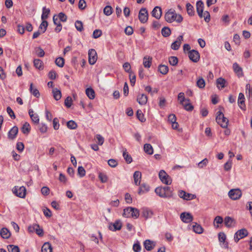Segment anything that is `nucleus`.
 <instances>
[{
	"mask_svg": "<svg viewBox=\"0 0 252 252\" xmlns=\"http://www.w3.org/2000/svg\"><path fill=\"white\" fill-rule=\"evenodd\" d=\"M165 20L168 23H172L176 21L177 23H181L183 21V17L180 14H177L173 9H170L165 14Z\"/></svg>",
	"mask_w": 252,
	"mask_h": 252,
	"instance_id": "f257e3e1",
	"label": "nucleus"
},
{
	"mask_svg": "<svg viewBox=\"0 0 252 252\" xmlns=\"http://www.w3.org/2000/svg\"><path fill=\"white\" fill-rule=\"evenodd\" d=\"M216 120L217 123L222 127L226 128L227 127L228 120L224 116L223 114L220 111L217 112Z\"/></svg>",
	"mask_w": 252,
	"mask_h": 252,
	"instance_id": "f03ea898",
	"label": "nucleus"
},
{
	"mask_svg": "<svg viewBox=\"0 0 252 252\" xmlns=\"http://www.w3.org/2000/svg\"><path fill=\"white\" fill-rule=\"evenodd\" d=\"M228 195L232 200H236L242 196V193L240 189H233L229 191Z\"/></svg>",
	"mask_w": 252,
	"mask_h": 252,
	"instance_id": "7ed1b4c3",
	"label": "nucleus"
},
{
	"mask_svg": "<svg viewBox=\"0 0 252 252\" xmlns=\"http://www.w3.org/2000/svg\"><path fill=\"white\" fill-rule=\"evenodd\" d=\"M160 181L167 185H170L172 183L171 177L163 170L159 171L158 174Z\"/></svg>",
	"mask_w": 252,
	"mask_h": 252,
	"instance_id": "20e7f679",
	"label": "nucleus"
},
{
	"mask_svg": "<svg viewBox=\"0 0 252 252\" xmlns=\"http://www.w3.org/2000/svg\"><path fill=\"white\" fill-rule=\"evenodd\" d=\"M13 192L16 196L20 198H25L26 194V189L24 186L20 187H15L13 190Z\"/></svg>",
	"mask_w": 252,
	"mask_h": 252,
	"instance_id": "39448f33",
	"label": "nucleus"
},
{
	"mask_svg": "<svg viewBox=\"0 0 252 252\" xmlns=\"http://www.w3.org/2000/svg\"><path fill=\"white\" fill-rule=\"evenodd\" d=\"M248 235L247 229L243 228L238 230L234 235V241L237 243L241 239H243Z\"/></svg>",
	"mask_w": 252,
	"mask_h": 252,
	"instance_id": "423d86ee",
	"label": "nucleus"
},
{
	"mask_svg": "<svg viewBox=\"0 0 252 252\" xmlns=\"http://www.w3.org/2000/svg\"><path fill=\"white\" fill-rule=\"evenodd\" d=\"M178 195L180 198L186 200H190L196 198V195L195 194L187 193L182 190L179 191Z\"/></svg>",
	"mask_w": 252,
	"mask_h": 252,
	"instance_id": "0eeeda50",
	"label": "nucleus"
},
{
	"mask_svg": "<svg viewBox=\"0 0 252 252\" xmlns=\"http://www.w3.org/2000/svg\"><path fill=\"white\" fill-rule=\"evenodd\" d=\"M148 14L145 8H142L139 13L138 18L140 21L142 23H146L148 20Z\"/></svg>",
	"mask_w": 252,
	"mask_h": 252,
	"instance_id": "6e6552de",
	"label": "nucleus"
},
{
	"mask_svg": "<svg viewBox=\"0 0 252 252\" xmlns=\"http://www.w3.org/2000/svg\"><path fill=\"white\" fill-rule=\"evenodd\" d=\"M188 55L189 59L194 63H197L200 59L199 52L195 50H192L189 52Z\"/></svg>",
	"mask_w": 252,
	"mask_h": 252,
	"instance_id": "1a4fd4ad",
	"label": "nucleus"
},
{
	"mask_svg": "<svg viewBox=\"0 0 252 252\" xmlns=\"http://www.w3.org/2000/svg\"><path fill=\"white\" fill-rule=\"evenodd\" d=\"M89 62L91 64H94L97 59L96 52L94 49H91L89 51Z\"/></svg>",
	"mask_w": 252,
	"mask_h": 252,
	"instance_id": "9d476101",
	"label": "nucleus"
},
{
	"mask_svg": "<svg viewBox=\"0 0 252 252\" xmlns=\"http://www.w3.org/2000/svg\"><path fill=\"white\" fill-rule=\"evenodd\" d=\"M180 218L185 223H189L193 220V217L189 213L184 212L181 213Z\"/></svg>",
	"mask_w": 252,
	"mask_h": 252,
	"instance_id": "9b49d317",
	"label": "nucleus"
},
{
	"mask_svg": "<svg viewBox=\"0 0 252 252\" xmlns=\"http://www.w3.org/2000/svg\"><path fill=\"white\" fill-rule=\"evenodd\" d=\"M183 40V35H179L176 40L173 42L171 45V48L174 50H177L180 48L182 42Z\"/></svg>",
	"mask_w": 252,
	"mask_h": 252,
	"instance_id": "f8f14e48",
	"label": "nucleus"
},
{
	"mask_svg": "<svg viewBox=\"0 0 252 252\" xmlns=\"http://www.w3.org/2000/svg\"><path fill=\"white\" fill-rule=\"evenodd\" d=\"M204 9V3L201 0H198L196 2V11L198 16L200 18L203 17V12Z\"/></svg>",
	"mask_w": 252,
	"mask_h": 252,
	"instance_id": "ddd939ff",
	"label": "nucleus"
},
{
	"mask_svg": "<svg viewBox=\"0 0 252 252\" xmlns=\"http://www.w3.org/2000/svg\"><path fill=\"white\" fill-rule=\"evenodd\" d=\"M122 223L120 220H117L113 223H110L109 226L110 230L112 231H116L120 230L122 228Z\"/></svg>",
	"mask_w": 252,
	"mask_h": 252,
	"instance_id": "4468645a",
	"label": "nucleus"
},
{
	"mask_svg": "<svg viewBox=\"0 0 252 252\" xmlns=\"http://www.w3.org/2000/svg\"><path fill=\"white\" fill-rule=\"evenodd\" d=\"M155 191L156 193L159 197L162 198H169L167 193H165V189L162 187H159L156 188Z\"/></svg>",
	"mask_w": 252,
	"mask_h": 252,
	"instance_id": "2eb2a0df",
	"label": "nucleus"
},
{
	"mask_svg": "<svg viewBox=\"0 0 252 252\" xmlns=\"http://www.w3.org/2000/svg\"><path fill=\"white\" fill-rule=\"evenodd\" d=\"M18 132V128L16 126H13L8 133L9 139L13 140L15 138Z\"/></svg>",
	"mask_w": 252,
	"mask_h": 252,
	"instance_id": "dca6fc26",
	"label": "nucleus"
},
{
	"mask_svg": "<svg viewBox=\"0 0 252 252\" xmlns=\"http://www.w3.org/2000/svg\"><path fill=\"white\" fill-rule=\"evenodd\" d=\"M161 14V8L159 6H156L152 11V16L157 19L160 18Z\"/></svg>",
	"mask_w": 252,
	"mask_h": 252,
	"instance_id": "f3484780",
	"label": "nucleus"
},
{
	"mask_svg": "<svg viewBox=\"0 0 252 252\" xmlns=\"http://www.w3.org/2000/svg\"><path fill=\"white\" fill-rule=\"evenodd\" d=\"M150 190V186L146 183L142 184L138 189V193L139 195L148 192Z\"/></svg>",
	"mask_w": 252,
	"mask_h": 252,
	"instance_id": "a211bd4d",
	"label": "nucleus"
},
{
	"mask_svg": "<svg viewBox=\"0 0 252 252\" xmlns=\"http://www.w3.org/2000/svg\"><path fill=\"white\" fill-rule=\"evenodd\" d=\"M142 174L139 171H135L133 174L134 184L136 186H140Z\"/></svg>",
	"mask_w": 252,
	"mask_h": 252,
	"instance_id": "6ab92c4d",
	"label": "nucleus"
},
{
	"mask_svg": "<svg viewBox=\"0 0 252 252\" xmlns=\"http://www.w3.org/2000/svg\"><path fill=\"white\" fill-rule=\"evenodd\" d=\"M0 235L2 238L7 239L10 237L11 233L7 228L3 227L0 230Z\"/></svg>",
	"mask_w": 252,
	"mask_h": 252,
	"instance_id": "aec40b11",
	"label": "nucleus"
},
{
	"mask_svg": "<svg viewBox=\"0 0 252 252\" xmlns=\"http://www.w3.org/2000/svg\"><path fill=\"white\" fill-rule=\"evenodd\" d=\"M148 100V97L147 95L144 94H139L137 96V101L140 105H145Z\"/></svg>",
	"mask_w": 252,
	"mask_h": 252,
	"instance_id": "412c9836",
	"label": "nucleus"
},
{
	"mask_svg": "<svg viewBox=\"0 0 252 252\" xmlns=\"http://www.w3.org/2000/svg\"><path fill=\"white\" fill-rule=\"evenodd\" d=\"M233 68L236 74L239 77L243 75L242 68L239 65V64L235 63L233 64Z\"/></svg>",
	"mask_w": 252,
	"mask_h": 252,
	"instance_id": "4be33fe9",
	"label": "nucleus"
},
{
	"mask_svg": "<svg viewBox=\"0 0 252 252\" xmlns=\"http://www.w3.org/2000/svg\"><path fill=\"white\" fill-rule=\"evenodd\" d=\"M144 245L146 250L150 251L155 247V243L150 240H146L144 243Z\"/></svg>",
	"mask_w": 252,
	"mask_h": 252,
	"instance_id": "5701e85b",
	"label": "nucleus"
},
{
	"mask_svg": "<svg viewBox=\"0 0 252 252\" xmlns=\"http://www.w3.org/2000/svg\"><path fill=\"white\" fill-rule=\"evenodd\" d=\"M142 210V216L145 219H147L152 217L153 215V212L152 211L146 208H143Z\"/></svg>",
	"mask_w": 252,
	"mask_h": 252,
	"instance_id": "b1692460",
	"label": "nucleus"
},
{
	"mask_svg": "<svg viewBox=\"0 0 252 252\" xmlns=\"http://www.w3.org/2000/svg\"><path fill=\"white\" fill-rule=\"evenodd\" d=\"M224 222L226 227H231L234 225L235 221L232 218L226 217L224 219Z\"/></svg>",
	"mask_w": 252,
	"mask_h": 252,
	"instance_id": "393cba45",
	"label": "nucleus"
},
{
	"mask_svg": "<svg viewBox=\"0 0 252 252\" xmlns=\"http://www.w3.org/2000/svg\"><path fill=\"white\" fill-rule=\"evenodd\" d=\"M42 252H52V247L49 242H45L41 248Z\"/></svg>",
	"mask_w": 252,
	"mask_h": 252,
	"instance_id": "a878e982",
	"label": "nucleus"
},
{
	"mask_svg": "<svg viewBox=\"0 0 252 252\" xmlns=\"http://www.w3.org/2000/svg\"><path fill=\"white\" fill-rule=\"evenodd\" d=\"M52 93L54 99L56 100H59L61 98L62 93L60 90L57 88H54L52 90Z\"/></svg>",
	"mask_w": 252,
	"mask_h": 252,
	"instance_id": "bb28decb",
	"label": "nucleus"
},
{
	"mask_svg": "<svg viewBox=\"0 0 252 252\" xmlns=\"http://www.w3.org/2000/svg\"><path fill=\"white\" fill-rule=\"evenodd\" d=\"M123 156L126 161L127 163H130L132 161V158L131 156L128 154L126 149L123 151Z\"/></svg>",
	"mask_w": 252,
	"mask_h": 252,
	"instance_id": "cd10ccee",
	"label": "nucleus"
},
{
	"mask_svg": "<svg viewBox=\"0 0 252 252\" xmlns=\"http://www.w3.org/2000/svg\"><path fill=\"white\" fill-rule=\"evenodd\" d=\"M22 131L25 134H28L31 130V126L28 122H25L22 127Z\"/></svg>",
	"mask_w": 252,
	"mask_h": 252,
	"instance_id": "c85d7f7f",
	"label": "nucleus"
},
{
	"mask_svg": "<svg viewBox=\"0 0 252 252\" xmlns=\"http://www.w3.org/2000/svg\"><path fill=\"white\" fill-rule=\"evenodd\" d=\"M86 94L88 97L91 99H93L95 97V93L94 90L91 88H87L86 90Z\"/></svg>",
	"mask_w": 252,
	"mask_h": 252,
	"instance_id": "c756f323",
	"label": "nucleus"
},
{
	"mask_svg": "<svg viewBox=\"0 0 252 252\" xmlns=\"http://www.w3.org/2000/svg\"><path fill=\"white\" fill-rule=\"evenodd\" d=\"M144 150L147 154L152 155L153 154V149L150 144H145L144 145Z\"/></svg>",
	"mask_w": 252,
	"mask_h": 252,
	"instance_id": "7c9ffc66",
	"label": "nucleus"
},
{
	"mask_svg": "<svg viewBox=\"0 0 252 252\" xmlns=\"http://www.w3.org/2000/svg\"><path fill=\"white\" fill-rule=\"evenodd\" d=\"M152 58L150 57H145L143 59V65L145 67L149 68L152 63Z\"/></svg>",
	"mask_w": 252,
	"mask_h": 252,
	"instance_id": "2f4dec72",
	"label": "nucleus"
},
{
	"mask_svg": "<svg viewBox=\"0 0 252 252\" xmlns=\"http://www.w3.org/2000/svg\"><path fill=\"white\" fill-rule=\"evenodd\" d=\"M50 12V10L49 8H46V7H43L42 8V14L41 15L42 20H45L48 17V15Z\"/></svg>",
	"mask_w": 252,
	"mask_h": 252,
	"instance_id": "473e14b6",
	"label": "nucleus"
},
{
	"mask_svg": "<svg viewBox=\"0 0 252 252\" xmlns=\"http://www.w3.org/2000/svg\"><path fill=\"white\" fill-rule=\"evenodd\" d=\"M225 80L221 77L219 78L216 81V84L219 89H220L219 85L220 86L221 89L224 88L225 87Z\"/></svg>",
	"mask_w": 252,
	"mask_h": 252,
	"instance_id": "72a5a7b5",
	"label": "nucleus"
},
{
	"mask_svg": "<svg viewBox=\"0 0 252 252\" xmlns=\"http://www.w3.org/2000/svg\"><path fill=\"white\" fill-rule=\"evenodd\" d=\"M33 64L35 68L39 70L43 69V62L40 60L34 59L33 61Z\"/></svg>",
	"mask_w": 252,
	"mask_h": 252,
	"instance_id": "f704fd0d",
	"label": "nucleus"
},
{
	"mask_svg": "<svg viewBox=\"0 0 252 252\" xmlns=\"http://www.w3.org/2000/svg\"><path fill=\"white\" fill-rule=\"evenodd\" d=\"M187 11L189 16H193L194 14V8L190 3L186 4Z\"/></svg>",
	"mask_w": 252,
	"mask_h": 252,
	"instance_id": "c9c22d12",
	"label": "nucleus"
},
{
	"mask_svg": "<svg viewBox=\"0 0 252 252\" xmlns=\"http://www.w3.org/2000/svg\"><path fill=\"white\" fill-rule=\"evenodd\" d=\"M161 32L163 36L166 37L171 34V30L169 28L164 27L162 29Z\"/></svg>",
	"mask_w": 252,
	"mask_h": 252,
	"instance_id": "e433bc0d",
	"label": "nucleus"
},
{
	"mask_svg": "<svg viewBox=\"0 0 252 252\" xmlns=\"http://www.w3.org/2000/svg\"><path fill=\"white\" fill-rule=\"evenodd\" d=\"M30 91L31 93L34 96L39 97L40 95L39 92L36 88L33 87L32 83H31Z\"/></svg>",
	"mask_w": 252,
	"mask_h": 252,
	"instance_id": "4c0bfd02",
	"label": "nucleus"
},
{
	"mask_svg": "<svg viewBox=\"0 0 252 252\" xmlns=\"http://www.w3.org/2000/svg\"><path fill=\"white\" fill-rule=\"evenodd\" d=\"M168 67L165 65L160 64L158 66V71L162 74H166L168 72Z\"/></svg>",
	"mask_w": 252,
	"mask_h": 252,
	"instance_id": "58836bf2",
	"label": "nucleus"
},
{
	"mask_svg": "<svg viewBox=\"0 0 252 252\" xmlns=\"http://www.w3.org/2000/svg\"><path fill=\"white\" fill-rule=\"evenodd\" d=\"M48 22L46 20H42V23L40 24L39 29L42 31V33H44L47 30V28L48 27Z\"/></svg>",
	"mask_w": 252,
	"mask_h": 252,
	"instance_id": "ea45409f",
	"label": "nucleus"
},
{
	"mask_svg": "<svg viewBox=\"0 0 252 252\" xmlns=\"http://www.w3.org/2000/svg\"><path fill=\"white\" fill-rule=\"evenodd\" d=\"M178 99L180 100V103L182 105H184V102H189L190 100L189 98L186 99L184 96V93H180L178 95Z\"/></svg>",
	"mask_w": 252,
	"mask_h": 252,
	"instance_id": "a19ab883",
	"label": "nucleus"
},
{
	"mask_svg": "<svg viewBox=\"0 0 252 252\" xmlns=\"http://www.w3.org/2000/svg\"><path fill=\"white\" fill-rule=\"evenodd\" d=\"M56 64L60 67H62L64 64V60L62 57H59L56 59Z\"/></svg>",
	"mask_w": 252,
	"mask_h": 252,
	"instance_id": "79ce46f5",
	"label": "nucleus"
},
{
	"mask_svg": "<svg viewBox=\"0 0 252 252\" xmlns=\"http://www.w3.org/2000/svg\"><path fill=\"white\" fill-rule=\"evenodd\" d=\"M7 249L9 252H20V249L17 246L9 245L7 246Z\"/></svg>",
	"mask_w": 252,
	"mask_h": 252,
	"instance_id": "37998d69",
	"label": "nucleus"
},
{
	"mask_svg": "<svg viewBox=\"0 0 252 252\" xmlns=\"http://www.w3.org/2000/svg\"><path fill=\"white\" fill-rule=\"evenodd\" d=\"M223 218L220 216H217L214 221V224L216 227H219V224L223 222Z\"/></svg>",
	"mask_w": 252,
	"mask_h": 252,
	"instance_id": "c03bdc74",
	"label": "nucleus"
},
{
	"mask_svg": "<svg viewBox=\"0 0 252 252\" xmlns=\"http://www.w3.org/2000/svg\"><path fill=\"white\" fill-rule=\"evenodd\" d=\"M196 85L200 89L204 88L205 86V82L204 79L202 77L199 78L196 82Z\"/></svg>",
	"mask_w": 252,
	"mask_h": 252,
	"instance_id": "a18cd8bd",
	"label": "nucleus"
},
{
	"mask_svg": "<svg viewBox=\"0 0 252 252\" xmlns=\"http://www.w3.org/2000/svg\"><path fill=\"white\" fill-rule=\"evenodd\" d=\"M193 230L195 233L198 234H201L203 232V228L200 225L197 223L193 225Z\"/></svg>",
	"mask_w": 252,
	"mask_h": 252,
	"instance_id": "49530a36",
	"label": "nucleus"
},
{
	"mask_svg": "<svg viewBox=\"0 0 252 252\" xmlns=\"http://www.w3.org/2000/svg\"><path fill=\"white\" fill-rule=\"evenodd\" d=\"M66 125L67 127L70 129H75L77 127V124L73 120L69 121Z\"/></svg>",
	"mask_w": 252,
	"mask_h": 252,
	"instance_id": "de8ad7c7",
	"label": "nucleus"
},
{
	"mask_svg": "<svg viewBox=\"0 0 252 252\" xmlns=\"http://www.w3.org/2000/svg\"><path fill=\"white\" fill-rule=\"evenodd\" d=\"M131 210H133V207H127L124 210L123 216L129 218L131 217Z\"/></svg>",
	"mask_w": 252,
	"mask_h": 252,
	"instance_id": "09e8293b",
	"label": "nucleus"
},
{
	"mask_svg": "<svg viewBox=\"0 0 252 252\" xmlns=\"http://www.w3.org/2000/svg\"><path fill=\"white\" fill-rule=\"evenodd\" d=\"M34 50H35V53L39 57H44V56L45 55V52H44V50L41 48V47H36Z\"/></svg>",
	"mask_w": 252,
	"mask_h": 252,
	"instance_id": "8fccbe9b",
	"label": "nucleus"
},
{
	"mask_svg": "<svg viewBox=\"0 0 252 252\" xmlns=\"http://www.w3.org/2000/svg\"><path fill=\"white\" fill-rule=\"evenodd\" d=\"M136 116L138 120L141 122H144L146 121V119L144 118V116L140 110L137 111Z\"/></svg>",
	"mask_w": 252,
	"mask_h": 252,
	"instance_id": "3c124183",
	"label": "nucleus"
},
{
	"mask_svg": "<svg viewBox=\"0 0 252 252\" xmlns=\"http://www.w3.org/2000/svg\"><path fill=\"white\" fill-rule=\"evenodd\" d=\"M178 62V59L176 57L171 56L169 58V63L172 65L175 66L177 65Z\"/></svg>",
	"mask_w": 252,
	"mask_h": 252,
	"instance_id": "603ef678",
	"label": "nucleus"
},
{
	"mask_svg": "<svg viewBox=\"0 0 252 252\" xmlns=\"http://www.w3.org/2000/svg\"><path fill=\"white\" fill-rule=\"evenodd\" d=\"M75 27L77 30L79 32L83 31V23L81 21L77 20L75 23Z\"/></svg>",
	"mask_w": 252,
	"mask_h": 252,
	"instance_id": "864d4df0",
	"label": "nucleus"
},
{
	"mask_svg": "<svg viewBox=\"0 0 252 252\" xmlns=\"http://www.w3.org/2000/svg\"><path fill=\"white\" fill-rule=\"evenodd\" d=\"M113 12V9L111 6L107 5L105 6L103 9V12L104 14L107 16L110 15Z\"/></svg>",
	"mask_w": 252,
	"mask_h": 252,
	"instance_id": "5fc2aeb1",
	"label": "nucleus"
},
{
	"mask_svg": "<svg viewBox=\"0 0 252 252\" xmlns=\"http://www.w3.org/2000/svg\"><path fill=\"white\" fill-rule=\"evenodd\" d=\"M30 117L31 118L32 121L34 124L37 125L39 124V118L38 115L37 114L34 113L33 115H31Z\"/></svg>",
	"mask_w": 252,
	"mask_h": 252,
	"instance_id": "6e6d98bb",
	"label": "nucleus"
},
{
	"mask_svg": "<svg viewBox=\"0 0 252 252\" xmlns=\"http://www.w3.org/2000/svg\"><path fill=\"white\" fill-rule=\"evenodd\" d=\"M77 173L80 177L85 176L86 174V171L83 167L79 166L78 168Z\"/></svg>",
	"mask_w": 252,
	"mask_h": 252,
	"instance_id": "4d7b16f0",
	"label": "nucleus"
},
{
	"mask_svg": "<svg viewBox=\"0 0 252 252\" xmlns=\"http://www.w3.org/2000/svg\"><path fill=\"white\" fill-rule=\"evenodd\" d=\"M98 178L101 183H106L107 181L108 178L107 176L102 173H99L98 175Z\"/></svg>",
	"mask_w": 252,
	"mask_h": 252,
	"instance_id": "13d9d810",
	"label": "nucleus"
},
{
	"mask_svg": "<svg viewBox=\"0 0 252 252\" xmlns=\"http://www.w3.org/2000/svg\"><path fill=\"white\" fill-rule=\"evenodd\" d=\"M139 216V210L135 208H133V210H131V217L134 218H137Z\"/></svg>",
	"mask_w": 252,
	"mask_h": 252,
	"instance_id": "bf43d9fd",
	"label": "nucleus"
},
{
	"mask_svg": "<svg viewBox=\"0 0 252 252\" xmlns=\"http://www.w3.org/2000/svg\"><path fill=\"white\" fill-rule=\"evenodd\" d=\"M164 189H165V193H167V196L169 198L173 196V191L171 189V188L169 187H163Z\"/></svg>",
	"mask_w": 252,
	"mask_h": 252,
	"instance_id": "052dcab7",
	"label": "nucleus"
},
{
	"mask_svg": "<svg viewBox=\"0 0 252 252\" xmlns=\"http://www.w3.org/2000/svg\"><path fill=\"white\" fill-rule=\"evenodd\" d=\"M95 137L97 140V143L98 145H102L104 141V138L100 134H96Z\"/></svg>",
	"mask_w": 252,
	"mask_h": 252,
	"instance_id": "680f3d73",
	"label": "nucleus"
},
{
	"mask_svg": "<svg viewBox=\"0 0 252 252\" xmlns=\"http://www.w3.org/2000/svg\"><path fill=\"white\" fill-rule=\"evenodd\" d=\"M187 103H184L183 106L185 110L188 111H191L193 109V106L191 105L189 102H187Z\"/></svg>",
	"mask_w": 252,
	"mask_h": 252,
	"instance_id": "e2e57ef3",
	"label": "nucleus"
},
{
	"mask_svg": "<svg viewBox=\"0 0 252 252\" xmlns=\"http://www.w3.org/2000/svg\"><path fill=\"white\" fill-rule=\"evenodd\" d=\"M208 162L207 158H205L198 163V166L200 168H202L207 165Z\"/></svg>",
	"mask_w": 252,
	"mask_h": 252,
	"instance_id": "0e129e2a",
	"label": "nucleus"
},
{
	"mask_svg": "<svg viewBox=\"0 0 252 252\" xmlns=\"http://www.w3.org/2000/svg\"><path fill=\"white\" fill-rule=\"evenodd\" d=\"M232 167V160H229L224 164V169L225 171H229Z\"/></svg>",
	"mask_w": 252,
	"mask_h": 252,
	"instance_id": "69168bd1",
	"label": "nucleus"
},
{
	"mask_svg": "<svg viewBox=\"0 0 252 252\" xmlns=\"http://www.w3.org/2000/svg\"><path fill=\"white\" fill-rule=\"evenodd\" d=\"M72 98L70 96H68L66 98L64 101V105L67 107L69 108L72 105Z\"/></svg>",
	"mask_w": 252,
	"mask_h": 252,
	"instance_id": "338daca9",
	"label": "nucleus"
},
{
	"mask_svg": "<svg viewBox=\"0 0 252 252\" xmlns=\"http://www.w3.org/2000/svg\"><path fill=\"white\" fill-rule=\"evenodd\" d=\"M102 35V31L100 30H95L93 32V37L97 38Z\"/></svg>",
	"mask_w": 252,
	"mask_h": 252,
	"instance_id": "774afa93",
	"label": "nucleus"
}]
</instances>
